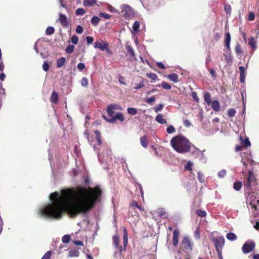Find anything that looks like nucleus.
<instances>
[{
	"instance_id": "54",
	"label": "nucleus",
	"mask_w": 259,
	"mask_h": 259,
	"mask_svg": "<svg viewBox=\"0 0 259 259\" xmlns=\"http://www.w3.org/2000/svg\"><path fill=\"white\" fill-rule=\"evenodd\" d=\"M75 31L78 34H81L83 32V29L80 25H77Z\"/></svg>"
},
{
	"instance_id": "32",
	"label": "nucleus",
	"mask_w": 259,
	"mask_h": 259,
	"mask_svg": "<svg viewBox=\"0 0 259 259\" xmlns=\"http://www.w3.org/2000/svg\"><path fill=\"white\" fill-rule=\"evenodd\" d=\"M85 13V10L82 8H78L75 12V15L77 16L83 15Z\"/></svg>"
},
{
	"instance_id": "52",
	"label": "nucleus",
	"mask_w": 259,
	"mask_h": 259,
	"mask_svg": "<svg viewBox=\"0 0 259 259\" xmlns=\"http://www.w3.org/2000/svg\"><path fill=\"white\" fill-rule=\"evenodd\" d=\"M226 174V171L225 169H222L221 171H220L218 173V176L221 178H223L225 177V176Z\"/></svg>"
},
{
	"instance_id": "31",
	"label": "nucleus",
	"mask_w": 259,
	"mask_h": 259,
	"mask_svg": "<svg viewBox=\"0 0 259 259\" xmlns=\"http://www.w3.org/2000/svg\"><path fill=\"white\" fill-rule=\"evenodd\" d=\"M234 189L236 191H239L242 187V183L240 182H236L234 184Z\"/></svg>"
},
{
	"instance_id": "60",
	"label": "nucleus",
	"mask_w": 259,
	"mask_h": 259,
	"mask_svg": "<svg viewBox=\"0 0 259 259\" xmlns=\"http://www.w3.org/2000/svg\"><path fill=\"white\" fill-rule=\"evenodd\" d=\"M235 51L237 54H239L242 52V49L239 44H237L235 47Z\"/></svg>"
},
{
	"instance_id": "2",
	"label": "nucleus",
	"mask_w": 259,
	"mask_h": 259,
	"mask_svg": "<svg viewBox=\"0 0 259 259\" xmlns=\"http://www.w3.org/2000/svg\"><path fill=\"white\" fill-rule=\"evenodd\" d=\"M170 144L177 152L180 153L187 152L191 147V143L182 136H177L172 138L170 140Z\"/></svg>"
},
{
	"instance_id": "21",
	"label": "nucleus",
	"mask_w": 259,
	"mask_h": 259,
	"mask_svg": "<svg viewBox=\"0 0 259 259\" xmlns=\"http://www.w3.org/2000/svg\"><path fill=\"white\" fill-rule=\"evenodd\" d=\"M66 61V59L64 57H61L59 59H58L57 61V68H61L62 67Z\"/></svg>"
},
{
	"instance_id": "36",
	"label": "nucleus",
	"mask_w": 259,
	"mask_h": 259,
	"mask_svg": "<svg viewBox=\"0 0 259 259\" xmlns=\"http://www.w3.org/2000/svg\"><path fill=\"white\" fill-rule=\"evenodd\" d=\"M140 22L136 21L134 22L133 25V29L134 32H137L140 27Z\"/></svg>"
},
{
	"instance_id": "13",
	"label": "nucleus",
	"mask_w": 259,
	"mask_h": 259,
	"mask_svg": "<svg viewBox=\"0 0 259 259\" xmlns=\"http://www.w3.org/2000/svg\"><path fill=\"white\" fill-rule=\"evenodd\" d=\"M255 180V178L254 174L251 171H249L248 172V176L247 178V180L246 183L244 184L246 187H249L251 184L254 182Z\"/></svg>"
},
{
	"instance_id": "59",
	"label": "nucleus",
	"mask_w": 259,
	"mask_h": 259,
	"mask_svg": "<svg viewBox=\"0 0 259 259\" xmlns=\"http://www.w3.org/2000/svg\"><path fill=\"white\" fill-rule=\"evenodd\" d=\"M85 65L84 63H79L77 65V68L79 70H83V69L85 68Z\"/></svg>"
},
{
	"instance_id": "38",
	"label": "nucleus",
	"mask_w": 259,
	"mask_h": 259,
	"mask_svg": "<svg viewBox=\"0 0 259 259\" xmlns=\"http://www.w3.org/2000/svg\"><path fill=\"white\" fill-rule=\"evenodd\" d=\"M146 76L147 77L152 79V80H156L157 79V75L153 73H149L146 74Z\"/></svg>"
},
{
	"instance_id": "27",
	"label": "nucleus",
	"mask_w": 259,
	"mask_h": 259,
	"mask_svg": "<svg viewBox=\"0 0 259 259\" xmlns=\"http://www.w3.org/2000/svg\"><path fill=\"white\" fill-rule=\"evenodd\" d=\"M114 107L112 106H109L107 108V113L108 114V115L110 117H111V118L112 117H114L113 116V114H114Z\"/></svg>"
},
{
	"instance_id": "50",
	"label": "nucleus",
	"mask_w": 259,
	"mask_h": 259,
	"mask_svg": "<svg viewBox=\"0 0 259 259\" xmlns=\"http://www.w3.org/2000/svg\"><path fill=\"white\" fill-rule=\"evenodd\" d=\"M155 98L154 96H152L149 98L146 99V102L149 104H152V103L155 101Z\"/></svg>"
},
{
	"instance_id": "56",
	"label": "nucleus",
	"mask_w": 259,
	"mask_h": 259,
	"mask_svg": "<svg viewBox=\"0 0 259 259\" xmlns=\"http://www.w3.org/2000/svg\"><path fill=\"white\" fill-rule=\"evenodd\" d=\"M99 15L106 19H109L111 17V15L102 12L100 13Z\"/></svg>"
},
{
	"instance_id": "25",
	"label": "nucleus",
	"mask_w": 259,
	"mask_h": 259,
	"mask_svg": "<svg viewBox=\"0 0 259 259\" xmlns=\"http://www.w3.org/2000/svg\"><path fill=\"white\" fill-rule=\"evenodd\" d=\"M95 133L96 136V139H97V143H98V145L99 146H100L102 144V140H101V133H100V132L99 131H96L95 132Z\"/></svg>"
},
{
	"instance_id": "48",
	"label": "nucleus",
	"mask_w": 259,
	"mask_h": 259,
	"mask_svg": "<svg viewBox=\"0 0 259 259\" xmlns=\"http://www.w3.org/2000/svg\"><path fill=\"white\" fill-rule=\"evenodd\" d=\"M134 88L135 89L138 90V89H139L144 87V84L143 82H141L139 84L136 83H134Z\"/></svg>"
},
{
	"instance_id": "23",
	"label": "nucleus",
	"mask_w": 259,
	"mask_h": 259,
	"mask_svg": "<svg viewBox=\"0 0 259 259\" xmlns=\"http://www.w3.org/2000/svg\"><path fill=\"white\" fill-rule=\"evenodd\" d=\"M58 94L56 92H53L51 97V102L56 104L58 101Z\"/></svg>"
},
{
	"instance_id": "8",
	"label": "nucleus",
	"mask_w": 259,
	"mask_h": 259,
	"mask_svg": "<svg viewBox=\"0 0 259 259\" xmlns=\"http://www.w3.org/2000/svg\"><path fill=\"white\" fill-rule=\"evenodd\" d=\"M94 47L95 49H99L101 51L107 50L109 48L108 44L103 40H100L94 43Z\"/></svg>"
},
{
	"instance_id": "3",
	"label": "nucleus",
	"mask_w": 259,
	"mask_h": 259,
	"mask_svg": "<svg viewBox=\"0 0 259 259\" xmlns=\"http://www.w3.org/2000/svg\"><path fill=\"white\" fill-rule=\"evenodd\" d=\"M128 234L127 231L125 227H123V240L124 244V248H123L121 245H119L120 241L119 237L117 235H115L113 236V244L117 251H119V253H121L123 250H125V247H126L128 243Z\"/></svg>"
},
{
	"instance_id": "46",
	"label": "nucleus",
	"mask_w": 259,
	"mask_h": 259,
	"mask_svg": "<svg viewBox=\"0 0 259 259\" xmlns=\"http://www.w3.org/2000/svg\"><path fill=\"white\" fill-rule=\"evenodd\" d=\"M224 9L227 14L230 15L231 13V7L230 5H225L224 6Z\"/></svg>"
},
{
	"instance_id": "61",
	"label": "nucleus",
	"mask_w": 259,
	"mask_h": 259,
	"mask_svg": "<svg viewBox=\"0 0 259 259\" xmlns=\"http://www.w3.org/2000/svg\"><path fill=\"white\" fill-rule=\"evenodd\" d=\"M86 39L88 45L92 44L94 41V38L91 36H87Z\"/></svg>"
},
{
	"instance_id": "1",
	"label": "nucleus",
	"mask_w": 259,
	"mask_h": 259,
	"mask_svg": "<svg viewBox=\"0 0 259 259\" xmlns=\"http://www.w3.org/2000/svg\"><path fill=\"white\" fill-rule=\"evenodd\" d=\"M101 195V190L98 187L55 192L50 196L51 202L40 207L37 213L42 218L58 219L61 218L63 212L66 211L72 217H75L80 212L88 211Z\"/></svg>"
},
{
	"instance_id": "47",
	"label": "nucleus",
	"mask_w": 259,
	"mask_h": 259,
	"mask_svg": "<svg viewBox=\"0 0 259 259\" xmlns=\"http://www.w3.org/2000/svg\"><path fill=\"white\" fill-rule=\"evenodd\" d=\"M198 179L200 182L202 183H204L205 181V179L203 177V175L200 171L198 172Z\"/></svg>"
},
{
	"instance_id": "44",
	"label": "nucleus",
	"mask_w": 259,
	"mask_h": 259,
	"mask_svg": "<svg viewBox=\"0 0 259 259\" xmlns=\"http://www.w3.org/2000/svg\"><path fill=\"white\" fill-rule=\"evenodd\" d=\"M196 213L198 216L201 217H204L206 214V213L205 211L201 210L200 209L196 210Z\"/></svg>"
},
{
	"instance_id": "42",
	"label": "nucleus",
	"mask_w": 259,
	"mask_h": 259,
	"mask_svg": "<svg viewBox=\"0 0 259 259\" xmlns=\"http://www.w3.org/2000/svg\"><path fill=\"white\" fill-rule=\"evenodd\" d=\"M74 47L73 45H69L66 49V52L68 54H71L73 52Z\"/></svg>"
},
{
	"instance_id": "62",
	"label": "nucleus",
	"mask_w": 259,
	"mask_h": 259,
	"mask_svg": "<svg viewBox=\"0 0 259 259\" xmlns=\"http://www.w3.org/2000/svg\"><path fill=\"white\" fill-rule=\"evenodd\" d=\"M255 16L253 12H250L248 15V20L249 21H252L254 19Z\"/></svg>"
},
{
	"instance_id": "33",
	"label": "nucleus",
	"mask_w": 259,
	"mask_h": 259,
	"mask_svg": "<svg viewBox=\"0 0 259 259\" xmlns=\"http://www.w3.org/2000/svg\"><path fill=\"white\" fill-rule=\"evenodd\" d=\"M100 19L97 16H94L91 20L92 23L94 25H97Z\"/></svg>"
},
{
	"instance_id": "11",
	"label": "nucleus",
	"mask_w": 259,
	"mask_h": 259,
	"mask_svg": "<svg viewBox=\"0 0 259 259\" xmlns=\"http://www.w3.org/2000/svg\"><path fill=\"white\" fill-rule=\"evenodd\" d=\"M223 57H224L225 66L231 65L233 59L230 53L229 52L227 54H224Z\"/></svg>"
},
{
	"instance_id": "12",
	"label": "nucleus",
	"mask_w": 259,
	"mask_h": 259,
	"mask_svg": "<svg viewBox=\"0 0 259 259\" xmlns=\"http://www.w3.org/2000/svg\"><path fill=\"white\" fill-rule=\"evenodd\" d=\"M58 20L63 26L66 27L68 24L67 17L64 14H59Z\"/></svg>"
},
{
	"instance_id": "43",
	"label": "nucleus",
	"mask_w": 259,
	"mask_h": 259,
	"mask_svg": "<svg viewBox=\"0 0 259 259\" xmlns=\"http://www.w3.org/2000/svg\"><path fill=\"white\" fill-rule=\"evenodd\" d=\"M236 110L233 108L229 109L228 111V115L230 117H234L236 114Z\"/></svg>"
},
{
	"instance_id": "9",
	"label": "nucleus",
	"mask_w": 259,
	"mask_h": 259,
	"mask_svg": "<svg viewBox=\"0 0 259 259\" xmlns=\"http://www.w3.org/2000/svg\"><path fill=\"white\" fill-rule=\"evenodd\" d=\"M103 117L108 122L110 123H114L116 119H118L121 121H123L124 120V117L123 114L121 113H118L116 114L115 116L112 117L110 119H108L105 116L103 115Z\"/></svg>"
},
{
	"instance_id": "19",
	"label": "nucleus",
	"mask_w": 259,
	"mask_h": 259,
	"mask_svg": "<svg viewBox=\"0 0 259 259\" xmlns=\"http://www.w3.org/2000/svg\"><path fill=\"white\" fill-rule=\"evenodd\" d=\"M166 77L170 80L174 82H178L179 81L178 75L176 73H172L171 74L168 75Z\"/></svg>"
},
{
	"instance_id": "29",
	"label": "nucleus",
	"mask_w": 259,
	"mask_h": 259,
	"mask_svg": "<svg viewBox=\"0 0 259 259\" xmlns=\"http://www.w3.org/2000/svg\"><path fill=\"white\" fill-rule=\"evenodd\" d=\"M68 255L70 257H77L79 256V252L75 250H72L69 251Z\"/></svg>"
},
{
	"instance_id": "15",
	"label": "nucleus",
	"mask_w": 259,
	"mask_h": 259,
	"mask_svg": "<svg viewBox=\"0 0 259 259\" xmlns=\"http://www.w3.org/2000/svg\"><path fill=\"white\" fill-rule=\"evenodd\" d=\"M239 69L240 71V82L241 83H244L245 82V68L243 66H240L239 67Z\"/></svg>"
},
{
	"instance_id": "20",
	"label": "nucleus",
	"mask_w": 259,
	"mask_h": 259,
	"mask_svg": "<svg viewBox=\"0 0 259 259\" xmlns=\"http://www.w3.org/2000/svg\"><path fill=\"white\" fill-rule=\"evenodd\" d=\"M97 3L96 0H83V4L85 7H91L95 5Z\"/></svg>"
},
{
	"instance_id": "6",
	"label": "nucleus",
	"mask_w": 259,
	"mask_h": 259,
	"mask_svg": "<svg viewBox=\"0 0 259 259\" xmlns=\"http://www.w3.org/2000/svg\"><path fill=\"white\" fill-rule=\"evenodd\" d=\"M215 247L219 253L221 252V250L225 244V239L223 236H219L217 237H212Z\"/></svg>"
},
{
	"instance_id": "4",
	"label": "nucleus",
	"mask_w": 259,
	"mask_h": 259,
	"mask_svg": "<svg viewBox=\"0 0 259 259\" xmlns=\"http://www.w3.org/2000/svg\"><path fill=\"white\" fill-rule=\"evenodd\" d=\"M250 201L248 205V209L252 211V215L256 217L257 213L255 211L257 209L256 204L259 203V199L256 198L255 195L253 193L250 195L249 198L248 200Z\"/></svg>"
},
{
	"instance_id": "16",
	"label": "nucleus",
	"mask_w": 259,
	"mask_h": 259,
	"mask_svg": "<svg viewBox=\"0 0 259 259\" xmlns=\"http://www.w3.org/2000/svg\"><path fill=\"white\" fill-rule=\"evenodd\" d=\"M231 42V35L229 32H227L226 34V40H225V46L226 47L227 49L228 50V51L230 50V44Z\"/></svg>"
},
{
	"instance_id": "49",
	"label": "nucleus",
	"mask_w": 259,
	"mask_h": 259,
	"mask_svg": "<svg viewBox=\"0 0 259 259\" xmlns=\"http://www.w3.org/2000/svg\"><path fill=\"white\" fill-rule=\"evenodd\" d=\"M71 41L72 44L76 45L78 42V38L75 35H73L71 38Z\"/></svg>"
},
{
	"instance_id": "22",
	"label": "nucleus",
	"mask_w": 259,
	"mask_h": 259,
	"mask_svg": "<svg viewBox=\"0 0 259 259\" xmlns=\"http://www.w3.org/2000/svg\"><path fill=\"white\" fill-rule=\"evenodd\" d=\"M227 239L231 241H235L237 239V236L234 233H229L226 235Z\"/></svg>"
},
{
	"instance_id": "7",
	"label": "nucleus",
	"mask_w": 259,
	"mask_h": 259,
	"mask_svg": "<svg viewBox=\"0 0 259 259\" xmlns=\"http://www.w3.org/2000/svg\"><path fill=\"white\" fill-rule=\"evenodd\" d=\"M255 247L254 242L248 241L246 242L242 247V251L244 253H248L251 252Z\"/></svg>"
},
{
	"instance_id": "57",
	"label": "nucleus",
	"mask_w": 259,
	"mask_h": 259,
	"mask_svg": "<svg viewBox=\"0 0 259 259\" xmlns=\"http://www.w3.org/2000/svg\"><path fill=\"white\" fill-rule=\"evenodd\" d=\"M49 68V65L47 62L45 61L44 62L43 65H42V69L45 71H47L48 70Z\"/></svg>"
},
{
	"instance_id": "55",
	"label": "nucleus",
	"mask_w": 259,
	"mask_h": 259,
	"mask_svg": "<svg viewBox=\"0 0 259 259\" xmlns=\"http://www.w3.org/2000/svg\"><path fill=\"white\" fill-rule=\"evenodd\" d=\"M163 107V105L161 104H159L158 106H156L154 108V109L156 112H158L160 111H161Z\"/></svg>"
},
{
	"instance_id": "28",
	"label": "nucleus",
	"mask_w": 259,
	"mask_h": 259,
	"mask_svg": "<svg viewBox=\"0 0 259 259\" xmlns=\"http://www.w3.org/2000/svg\"><path fill=\"white\" fill-rule=\"evenodd\" d=\"M249 45L253 50H255L256 49V41L254 40L253 37L250 38L249 41Z\"/></svg>"
},
{
	"instance_id": "41",
	"label": "nucleus",
	"mask_w": 259,
	"mask_h": 259,
	"mask_svg": "<svg viewBox=\"0 0 259 259\" xmlns=\"http://www.w3.org/2000/svg\"><path fill=\"white\" fill-rule=\"evenodd\" d=\"M126 48L128 51V52L131 54V56H135L134 51L132 47L131 46H126Z\"/></svg>"
},
{
	"instance_id": "37",
	"label": "nucleus",
	"mask_w": 259,
	"mask_h": 259,
	"mask_svg": "<svg viewBox=\"0 0 259 259\" xmlns=\"http://www.w3.org/2000/svg\"><path fill=\"white\" fill-rule=\"evenodd\" d=\"M80 83L82 87H86L88 86L89 83L88 79L87 77H84L81 79Z\"/></svg>"
},
{
	"instance_id": "34",
	"label": "nucleus",
	"mask_w": 259,
	"mask_h": 259,
	"mask_svg": "<svg viewBox=\"0 0 259 259\" xmlns=\"http://www.w3.org/2000/svg\"><path fill=\"white\" fill-rule=\"evenodd\" d=\"M128 114L135 115L137 113V110L135 108L130 107L127 109Z\"/></svg>"
},
{
	"instance_id": "45",
	"label": "nucleus",
	"mask_w": 259,
	"mask_h": 259,
	"mask_svg": "<svg viewBox=\"0 0 259 259\" xmlns=\"http://www.w3.org/2000/svg\"><path fill=\"white\" fill-rule=\"evenodd\" d=\"M193 165V163L191 162V161H189L187 164L185 165V169H187L189 171H191L192 170V167Z\"/></svg>"
},
{
	"instance_id": "30",
	"label": "nucleus",
	"mask_w": 259,
	"mask_h": 259,
	"mask_svg": "<svg viewBox=\"0 0 259 259\" xmlns=\"http://www.w3.org/2000/svg\"><path fill=\"white\" fill-rule=\"evenodd\" d=\"M55 29L52 26L48 27L46 30V33L47 35H52L54 33Z\"/></svg>"
},
{
	"instance_id": "40",
	"label": "nucleus",
	"mask_w": 259,
	"mask_h": 259,
	"mask_svg": "<svg viewBox=\"0 0 259 259\" xmlns=\"http://www.w3.org/2000/svg\"><path fill=\"white\" fill-rule=\"evenodd\" d=\"M158 86H160V85H158ZM161 86L164 89L170 90L171 88V87L170 84H168L165 82H163L161 84Z\"/></svg>"
},
{
	"instance_id": "5",
	"label": "nucleus",
	"mask_w": 259,
	"mask_h": 259,
	"mask_svg": "<svg viewBox=\"0 0 259 259\" xmlns=\"http://www.w3.org/2000/svg\"><path fill=\"white\" fill-rule=\"evenodd\" d=\"M120 8L123 16L127 19L132 18L134 15V11L128 5L123 4L121 5Z\"/></svg>"
},
{
	"instance_id": "18",
	"label": "nucleus",
	"mask_w": 259,
	"mask_h": 259,
	"mask_svg": "<svg viewBox=\"0 0 259 259\" xmlns=\"http://www.w3.org/2000/svg\"><path fill=\"white\" fill-rule=\"evenodd\" d=\"M211 107L215 111H219L220 110V105L218 101L214 100L211 103Z\"/></svg>"
},
{
	"instance_id": "35",
	"label": "nucleus",
	"mask_w": 259,
	"mask_h": 259,
	"mask_svg": "<svg viewBox=\"0 0 259 259\" xmlns=\"http://www.w3.org/2000/svg\"><path fill=\"white\" fill-rule=\"evenodd\" d=\"M70 240V237L69 235H65L62 238V241L64 243H68Z\"/></svg>"
},
{
	"instance_id": "64",
	"label": "nucleus",
	"mask_w": 259,
	"mask_h": 259,
	"mask_svg": "<svg viewBox=\"0 0 259 259\" xmlns=\"http://www.w3.org/2000/svg\"><path fill=\"white\" fill-rule=\"evenodd\" d=\"M157 65L160 68L164 69L165 67L162 62H158L156 63Z\"/></svg>"
},
{
	"instance_id": "39",
	"label": "nucleus",
	"mask_w": 259,
	"mask_h": 259,
	"mask_svg": "<svg viewBox=\"0 0 259 259\" xmlns=\"http://www.w3.org/2000/svg\"><path fill=\"white\" fill-rule=\"evenodd\" d=\"M175 132L176 129L172 125H170L166 128V132L169 134H172Z\"/></svg>"
},
{
	"instance_id": "58",
	"label": "nucleus",
	"mask_w": 259,
	"mask_h": 259,
	"mask_svg": "<svg viewBox=\"0 0 259 259\" xmlns=\"http://www.w3.org/2000/svg\"><path fill=\"white\" fill-rule=\"evenodd\" d=\"M108 10L112 13H117L118 11L116 10L114 8H113L112 6L108 5Z\"/></svg>"
},
{
	"instance_id": "26",
	"label": "nucleus",
	"mask_w": 259,
	"mask_h": 259,
	"mask_svg": "<svg viewBox=\"0 0 259 259\" xmlns=\"http://www.w3.org/2000/svg\"><path fill=\"white\" fill-rule=\"evenodd\" d=\"M140 142L142 146L147 148L148 146V142L146 136H143L140 138Z\"/></svg>"
},
{
	"instance_id": "53",
	"label": "nucleus",
	"mask_w": 259,
	"mask_h": 259,
	"mask_svg": "<svg viewBox=\"0 0 259 259\" xmlns=\"http://www.w3.org/2000/svg\"><path fill=\"white\" fill-rule=\"evenodd\" d=\"M52 254V252L51 251H48L46 253H45L41 259H49Z\"/></svg>"
},
{
	"instance_id": "51",
	"label": "nucleus",
	"mask_w": 259,
	"mask_h": 259,
	"mask_svg": "<svg viewBox=\"0 0 259 259\" xmlns=\"http://www.w3.org/2000/svg\"><path fill=\"white\" fill-rule=\"evenodd\" d=\"M242 143L246 147H249L250 146V142L248 138H246L245 140H243L242 141Z\"/></svg>"
},
{
	"instance_id": "24",
	"label": "nucleus",
	"mask_w": 259,
	"mask_h": 259,
	"mask_svg": "<svg viewBox=\"0 0 259 259\" xmlns=\"http://www.w3.org/2000/svg\"><path fill=\"white\" fill-rule=\"evenodd\" d=\"M204 99L208 105H209L211 103V96L208 92L204 93Z\"/></svg>"
},
{
	"instance_id": "63",
	"label": "nucleus",
	"mask_w": 259,
	"mask_h": 259,
	"mask_svg": "<svg viewBox=\"0 0 259 259\" xmlns=\"http://www.w3.org/2000/svg\"><path fill=\"white\" fill-rule=\"evenodd\" d=\"M110 106H112L114 107V110H121L122 109V107L117 105V104H111Z\"/></svg>"
},
{
	"instance_id": "10",
	"label": "nucleus",
	"mask_w": 259,
	"mask_h": 259,
	"mask_svg": "<svg viewBox=\"0 0 259 259\" xmlns=\"http://www.w3.org/2000/svg\"><path fill=\"white\" fill-rule=\"evenodd\" d=\"M182 244L185 248L189 249L190 250H192V243L189 237L185 236L183 238Z\"/></svg>"
},
{
	"instance_id": "14",
	"label": "nucleus",
	"mask_w": 259,
	"mask_h": 259,
	"mask_svg": "<svg viewBox=\"0 0 259 259\" xmlns=\"http://www.w3.org/2000/svg\"><path fill=\"white\" fill-rule=\"evenodd\" d=\"M180 233L178 229H175L173 233V244L174 246H177L179 243V237Z\"/></svg>"
},
{
	"instance_id": "17",
	"label": "nucleus",
	"mask_w": 259,
	"mask_h": 259,
	"mask_svg": "<svg viewBox=\"0 0 259 259\" xmlns=\"http://www.w3.org/2000/svg\"><path fill=\"white\" fill-rule=\"evenodd\" d=\"M155 120L157 122L160 124H166L167 123V121L163 118V116L161 114H158L156 116Z\"/></svg>"
}]
</instances>
